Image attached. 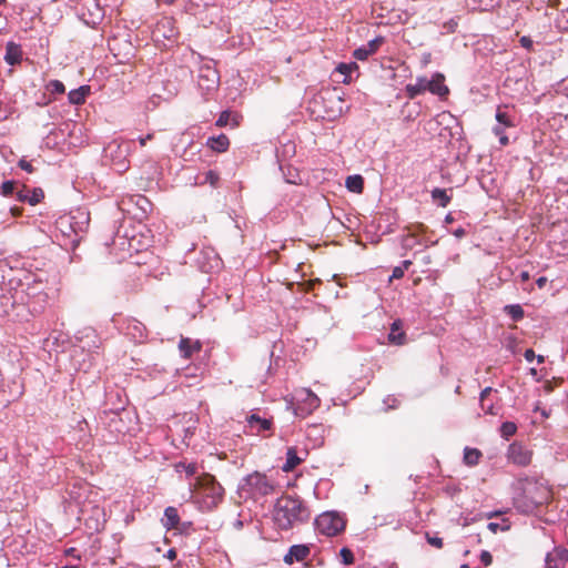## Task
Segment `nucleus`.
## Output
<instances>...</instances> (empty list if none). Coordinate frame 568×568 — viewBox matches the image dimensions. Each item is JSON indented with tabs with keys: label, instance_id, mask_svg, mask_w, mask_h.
Segmentation results:
<instances>
[{
	"label": "nucleus",
	"instance_id": "obj_1",
	"mask_svg": "<svg viewBox=\"0 0 568 568\" xmlns=\"http://www.w3.org/2000/svg\"><path fill=\"white\" fill-rule=\"evenodd\" d=\"M191 498L202 511L216 508L224 498V488L211 474L203 473L190 483Z\"/></svg>",
	"mask_w": 568,
	"mask_h": 568
},
{
	"label": "nucleus",
	"instance_id": "obj_2",
	"mask_svg": "<svg viewBox=\"0 0 568 568\" xmlns=\"http://www.w3.org/2000/svg\"><path fill=\"white\" fill-rule=\"evenodd\" d=\"M311 518L308 507L298 497L283 496L277 499L274 508V520L278 528L288 530L305 524Z\"/></svg>",
	"mask_w": 568,
	"mask_h": 568
},
{
	"label": "nucleus",
	"instance_id": "obj_3",
	"mask_svg": "<svg viewBox=\"0 0 568 568\" xmlns=\"http://www.w3.org/2000/svg\"><path fill=\"white\" fill-rule=\"evenodd\" d=\"M548 499V491L536 483L525 481L515 494L514 507L521 514H531Z\"/></svg>",
	"mask_w": 568,
	"mask_h": 568
},
{
	"label": "nucleus",
	"instance_id": "obj_4",
	"mask_svg": "<svg viewBox=\"0 0 568 568\" xmlns=\"http://www.w3.org/2000/svg\"><path fill=\"white\" fill-rule=\"evenodd\" d=\"M239 489L247 497L256 499L273 494L275 481L265 474L253 471L242 479Z\"/></svg>",
	"mask_w": 568,
	"mask_h": 568
},
{
	"label": "nucleus",
	"instance_id": "obj_5",
	"mask_svg": "<svg viewBox=\"0 0 568 568\" xmlns=\"http://www.w3.org/2000/svg\"><path fill=\"white\" fill-rule=\"evenodd\" d=\"M405 91L409 99H415L426 91L440 98L449 93L448 87L445 84V77L442 73H435L432 79L418 77L415 83H408L406 85Z\"/></svg>",
	"mask_w": 568,
	"mask_h": 568
},
{
	"label": "nucleus",
	"instance_id": "obj_6",
	"mask_svg": "<svg viewBox=\"0 0 568 568\" xmlns=\"http://www.w3.org/2000/svg\"><path fill=\"white\" fill-rule=\"evenodd\" d=\"M314 525L318 534L327 537L336 536L345 528L344 519L333 511L323 513L317 516Z\"/></svg>",
	"mask_w": 568,
	"mask_h": 568
},
{
	"label": "nucleus",
	"instance_id": "obj_7",
	"mask_svg": "<svg viewBox=\"0 0 568 568\" xmlns=\"http://www.w3.org/2000/svg\"><path fill=\"white\" fill-rule=\"evenodd\" d=\"M297 400L296 414L302 416L311 414L321 404L320 398L311 389L306 388L297 393Z\"/></svg>",
	"mask_w": 568,
	"mask_h": 568
},
{
	"label": "nucleus",
	"instance_id": "obj_8",
	"mask_svg": "<svg viewBox=\"0 0 568 568\" xmlns=\"http://www.w3.org/2000/svg\"><path fill=\"white\" fill-rule=\"evenodd\" d=\"M220 75L214 67L204 63L199 69V85L206 91L214 90L219 84Z\"/></svg>",
	"mask_w": 568,
	"mask_h": 568
},
{
	"label": "nucleus",
	"instance_id": "obj_9",
	"mask_svg": "<svg viewBox=\"0 0 568 568\" xmlns=\"http://www.w3.org/2000/svg\"><path fill=\"white\" fill-rule=\"evenodd\" d=\"M123 331L134 343H143L148 337L145 325L135 318L126 320Z\"/></svg>",
	"mask_w": 568,
	"mask_h": 568
},
{
	"label": "nucleus",
	"instance_id": "obj_10",
	"mask_svg": "<svg viewBox=\"0 0 568 568\" xmlns=\"http://www.w3.org/2000/svg\"><path fill=\"white\" fill-rule=\"evenodd\" d=\"M507 456L513 464L518 466H527L531 462V453L518 443L509 445Z\"/></svg>",
	"mask_w": 568,
	"mask_h": 568
},
{
	"label": "nucleus",
	"instance_id": "obj_11",
	"mask_svg": "<svg viewBox=\"0 0 568 568\" xmlns=\"http://www.w3.org/2000/svg\"><path fill=\"white\" fill-rule=\"evenodd\" d=\"M133 143H134L133 140L121 141V142H119L118 140H114L108 144V146L105 148V152L108 154H110L111 156L119 153L118 160H119V163H121L122 160H124L126 158V155L130 153L131 145Z\"/></svg>",
	"mask_w": 568,
	"mask_h": 568
},
{
	"label": "nucleus",
	"instance_id": "obj_12",
	"mask_svg": "<svg viewBox=\"0 0 568 568\" xmlns=\"http://www.w3.org/2000/svg\"><path fill=\"white\" fill-rule=\"evenodd\" d=\"M310 547L306 545H293L284 556V562L292 565L294 561H302L310 555Z\"/></svg>",
	"mask_w": 568,
	"mask_h": 568
},
{
	"label": "nucleus",
	"instance_id": "obj_13",
	"mask_svg": "<svg viewBox=\"0 0 568 568\" xmlns=\"http://www.w3.org/2000/svg\"><path fill=\"white\" fill-rule=\"evenodd\" d=\"M22 60V49L21 45L9 41L6 45V54L4 61L10 65H17Z\"/></svg>",
	"mask_w": 568,
	"mask_h": 568
},
{
	"label": "nucleus",
	"instance_id": "obj_14",
	"mask_svg": "<svg viewBox=\"0 0 568 568\" xmlns=\"http://www.w3.org/2000/svg\"><path fill=\"white\" fill-rule=\"evenodd\" d=\"M247 424L252 432L262 434L263 432L272 428L273 422L272 419L262 418L256 414H252L247 417Z\"/></svg>",
	"mask_w": 568,
	"mask_h": 568
},
{
	"label": "nucleus",
	"instance_id": "obj_15",
	"mask_svg": "<svg viewBox=\"0 0 568 568\" xmlns=\"http://www.w3.org/2000/svg\"><path fill=\"white\" fill-rule=\"evenodd\" d=\"M202 345L199 341L193 342L189 337H181L179 342V349L184 358H191L195 352H200Z\"/></svg>",
	"mask_w": 568,
	"mask_h": 568
},
{
	"label": "nucleus",
	"instance_id": "obj_16",
	"mask_svg": "<svg viewBox=\"0 0 568 568\" xmlns=\"http://www.w3.org/2000/svg\"><path fill=\"white\" fill-rule=\"evenodd\" d=\"M403 323L400 320H396L390 325V331L388 333V341L394 345H404L406 343V334L402 329Z\"/></svg>",
	"mask_w": 568,
	"mask_h": 568
},
{
	"label": "nucleus",
	"instance_id": "obj_17",
	"mask_svg": "<svg viewBox=\"0 0 568 568\" xmlns=\"http://www.w3.org/2000/svg\"><path fill=\"white\" fill-rule=\"evenodd\" d=\"M163 527L168 530L178 529L180 525V516L175 507L169 506L164 509L163 518L161 519Z\"/></svg>",
	"mask_w": 568,
	"mask_h": 568
},
{
	"label": "nucleus",
	"instance_id": "obj_18",
	"mask_svg": "<svg viewBox=\"0 0 568 568\" xmlns=\"http://www.w3.org/2000/svg\"><path fill=\"white\" fill-rule=\"evenodd\" d=\"M206 144L213 151L225 152L229 149L230 141H229V138L225 134H220L217 136H210L207 139Z\"/></svg>",
	"mask_w": 568,
	"mask_h": 568
},
{
	"label": "nucleus",
	"instance_id": "obj_19",
	"mask_svg": "<svg viewBox=\"0 0 568 568\" xmlns=\"http://www.w3.org/2000/svg\"><path fill=\"white\" fill-rule=\"evenodd\" d=\"M90 93L89 85H81L78 89L71 90L68 94L69 102L75 105L82 104L87 95Z\"/></svg>",
	"mask_w": 568,
	"mask_h": 568
},
{
	"label": "nucleus",
	"instance_id": "obj_20",
	"mask_svg": "<svg viewBox=\"0 0 568 568\" xmlns=\"http://www.w3.org/2000/svg\"><path fill=\"white\" fill-rule=\"evenodd\" d=\"M14 296L4 293V290L0 287V316L9 315V312L14 306Z\"/></svg>",
	"mask_w": 568,
	"mask_h": 568
},
{
	"label": "nucleus",
	"instance_id": "obj_21",
	"mask_svg": "<svg viewBox=\"0 0 568 568\" xmlns=\"http://www.w3.org/2000/svg\"><path fill=\"white\" fill-rule=\"evenodd\" d=\"M302 463V458L297 456L295 447H288L286 452V462L282 469L284 471H292L297 465Z\"/></svg>",
	"mask_w": 568,
	"mask_h": 568
},
{
	"label": "nucleus",
	"instance_id": "obj_22",
	"mask_svg": "<svg viewBox=\"0 0 568 568\" xmlns=\"http://www.w3.org/2000/svg\"><path fill=\"white\" fill-rule=\"evenodd\" d=\"M345 185L348 191L354 193H362L364 189V179L359 174L347 176Z\"/></svg>",
	"mask_w": 568,
	"mask_h": 568
},
{
	"label": "nucleus",
	"instance_id": "obj_23",
	"mask_svg": "<svg viewBox=\"0 0 568 568\" xmlns=\"http://www.w3.org/2000/svg\"><path fill=\"white\" fill-rule=\"evenodd\" d=\"M358 65L355 62L351 63H339L335 71L344 75V79L342 80L343 83H348L351 81V74L353 71H357Z\"/></svg>",
	"mask_w": 568,
	"mask_h": 568
},
{
	"label": "nucleus",
	"instance_id": "obj_24",
	"mask_svg": "<svg viewBox=\"0 0 568 568\" xmlns=\"http://www.w3.org/2000/svg\"><path fill=\"white\" fill-rule=\"evenodd\" d=\"M481 457V452L477 448L466 447L464 449V463L468 466H476Z\"/></svg>",
	"mask_w": 568,
	"mask_h": 568
},
{
	"label": "nucleus",
	"instance_id": "obj_25",
	"mask_svg": "<svg viewBox=\"0 0 568 568\" xmlns=\"http://www.w3.org/2000/svg\"><path fill=\"white\" fill-rule=\"evenodd\" d=\"M205 255V258L207 260L206 264L202 265V268L207 272L209 270L219 267L220 265V257L215 253L213 248H207L203 252Z\"/></svg>",
	"mask_w": 568,
	"mask_h": 568
},
{
	"label": "nucleus",
	"instance_id": "obj_26",
	"mask_svg": "<svg viewBox=\"0 0 568 568\" xmlns=\"http://www.w3.org/2000/svg\"><path fill=\"white\" fill-rule=\"evenodd\" d=\"M432 199L442 207H446L450 202V196L445 189L436 187L432 191Z\"/></svg>",
	"mask_w": 568,
	"mask_h": 568
},
{
	"label": "nucleus",
	"instance_id": "obj_27",
	"mask_svg": "<svg viewBox=\"0 0 568 568\" xmlns=\"http://www.w3.org/2000/svg\"><path fill=\"white\" fill-rule=\"evenodd\" d=\"M504 311L510 318L515 322H518L524 318V310L519 304H510L504 307Z\"/></svg>",
	"mask_w": 568,
	"mask_h": 568
},
{
	"label": "nucleus",
	"instance_id": "obj_28",
	"mask_svg": "<svg viewBox=\"0 0 568 568\" xmlns=\"http://www.w3.org/2000/svg\"><path fill=\"white\" fill-rule=\"evenodd\" d=\"M175 468L178 473L184 471L187 478L197 474V465L195 463L180 462Z\"/></svg>",
	"mask_w": 568,
	"mask_h": 568
},
{
	"label": "nucleus",
	"instance_id": "obj_29",
	"mask_svg": "<svg viewBox=\"0 0 568 568\" xmlns=\"http://www.w3.org/2000/svg\"><path fill=\"white\" fill-rule=\"evenodd\" d=\"M517 432V425L513 422H504L500 426V436L508 440Z\"/></svg>",
	"mask_w": 568,
	"mask_h": 568
},
{
	"label": "nucleus",
	"instance_id": "obj_30",
	"mask_svg": "<svg viewBox=\"0 0 568 568\" xmlns=\"http://www.w3.org/2000/svg\"><path fill=\"white\" fill-rule=\"evenodd\" d=\"M496 121L498 122L499 125H504L507 128L514 126V122L509 114L506 111H503L500 108L497 109Z\"/></svg>",
	"mask_w": 568,
	"mask_h": 568
},
{
	"label": "nucleus",
	"instance_id": "obj_31",
	"mask_svg": "<svg viewBox=\"0 0 568 568\" xmlns=\"http://www.w3.org/2000/svg\"><path fill=\"white\" fill-rule=\"evenodd\" d=\"M219 180H220L219 173L213 170H210L203 174V180H201L199 183L200 184L209 183L210 185L215 187L217 185Z\"/></svg>",
	"mask_w": 568,
	"mask_h": 568
},
{
	"label": "nucleus",
	"instance_id": "obj_32",
	"mask_svg": "<svg viewBox=\"0 0 568 568\" xmlns=\"http://www.w3.org/2000/svg\"><path fill=\"white\" fill-rule=\"evenodd\" d=\"M47 88L53 94H62L65 91L64 84L59 80H51Z\"/></svg>",
	"mask_w": 568,
	"mask_h": 568
},
{
	"label": "nucleus",
	"instance_id": "obj_33",
	"mask_svg": "<svg viewBox=\"0 0 568 568\" xmlns=\"http://www.w3.org/2000/svg\"><path fill=\"white\" fill-rule=\"evenodd\" d=\"M339 555L344 565H352L354 562V554L348 548H342Z\"/></svg>",
	"mask_w": 568,
	"mask_h": 568
},
{
	"label": "nucleus",
	"instance_id": "obj_34",
	"mask_svg": "<svg viewBox=\"0 0 568 568\" xmlns=\"http://www.w3.org/2000/svg\"><path fill=\"white\" fill-rule=\"evenodd\" d=\"M14 191V182L13 181H4L0 186V193L3 196H9Z\"/></svg>",
	"mask_w": 568,
	"mask_h": 568
},
{
	"label": "nucleus",
	"instance_id": "obj_35",
	"mask_svg": "<svg viewBox=\"0 0 568 568\" xmlns=\"http://www.w3.org/2000/svg\"><path fill=\"white\" fill-rule=\"evenodd\" d=\"M43 191L41 189H34L31 196L28 197V203L36 205L43 199Z\"/></svg>",
	"mask_w": 568,
	"mask_h": 568
},
{
	"label": "nucleus",
	"instance_id": "obj_36",
	"mask_svg": "<svg viewBox=\"0 0 568 568\" xmlns=\"http://www.w3.org/2000/svg\"><path fill=\"white\" fill-rule=\"evenodd\" d=\"M354 58L361 61L366 60L371 54L369 50L365 45L357 48L353 53Z\"/></svg>",
	"mask_w": 568,
	"mask_h": 568
},
{
	"label": "nucleus",
	"instance_id": "obj_37",
	"mask_svg": "<svg viewBox=\"0 0 568 568\" xmlns=\"http://www.w3.org/2000/svg\"><path fill=\"white\" fill-rule=\"evenodd\" d=\"M384 42V39L382 37H377L365 44L367 50H369L371 54L375 53L379 45Z\"/></svg>",
	"mask_w": 568,
	"mask_h": 568
},
{
	"label": "nucleus",
	"instance_id": "obj_38",
	"mask_svg": "<svg viewBox=\"0 0 568 568\" xmlns=\"http://www.w3.org/2000/svg\"><path fill=\"white\" fill-rule=\"evenodd\" d=\"M231 116H232V113L230 111H223L219 119L216 120V125L217 126H225L229 124L230 120H231Z\"/></svg>",
	"mask_w": 568,
	"mask_h": 568
},
{
	"label": "nucleus",
	"instance_id": "obj_39",
	"mask_svg": "<svg viewBox=\"0 0 568 568\" xmlns=\"http://www.w3.org/2000/svg\"><path fill=\"white\" fill-rule=\"evenodd\" d=\"M427 542L438 549L443 547V539L437 536H430L428 532L426 534Z\"/></svg>",
	"mask_w": 568,
	"mask_h": 568
},
{
	"label": "nucleus",
	"instance_id": "obj_40",
	"mask_svg": "<svg viewBox=\"0 0 568 568\" xmlns=\"http://www.w3.org/2000/svg\"><path fill=\"white\" fill-rule=\"evenodd\" d=\"M480 561L484 564V566H490L493 562V556L488 550H481L480 552Z\"/></svg>",
	"mask_w": 568,
	"mask_h": 568
},
{
	"label": "nucleus",
	"instance_id": "obj_41",
	"mask_svg": "<svg viewBox=\"0 0 568 568\" xmlns=\"http://www.w3.org/2000/svg\"><path fill=\"white\" fill-rule=\"evenodd\" d=\"M494 392V389L491 387H485L481 392H480V395H479V400H480V407L481 409H485V400L487 398L488 395H490L491 393Z\"/></svg>",
	"mask_w": 568,
	"mask_h": 568
},
{
	"label": "nucleus",
	"instance_id": "obj_42",
	"mask_svg": "<svg viewBox=\"0 0 568 568\" xmlns=\"http://www.w3.org/2000/svg\"><path fill=\"white\" fill-rule=\"evenodd\" d=\"M556 556L559 560L567 562L568 561V549L566 548H555Z\"/></svg>",
	"mask_w": 568,
	"mask_h": 568
},
{
	"label": "nucleus",
	"instance_id": "obj_43",
	"mask_svg": "<svg viewBox=\"0 0 568 568\" xmlns=\"http://www.w3.org/2000/svg\"><path fill=\"white\" fill-rule=\"evenodd\" d=\"M519 42H520V45L523 48L527 49L528 51L532 50L534 42L530 39V37L524 36L520 38Z\"/></svg>",
	"mask_w": 568,
	"mask_h": 568
},
{
	"label": "nucleus",
	"instance_id": "obj_44",
	"mask_svg": "<svg viewBox=\"0 0 568 568\" xmlns=\"http://www.w3.org/2000/svg\"><path fill=\"white\" fill-rule=\"evenodd\" d=\"M545 567L546 568H558L556 558L552 557L550 552L546 555L545 558Z\"/></svg>",
	"mask_w": 568,
	"mask_h": 568
},
{
	"label": "nucleus",
	"instance_id": "obj_45",
	"mask_svg": "<svg viewBox=\"0 0 568 568\" xmlns=\"http://www.w3.org/2000/svg\"><path fill=\"white\" fill-rule=\"evenodd\" d=\"M19 168L23 171H27L29 173L33 172V166L31 165L30 162H28L27 160L24 159H21L18 163Z\"/></svg>",
	"mask_w": 568,
	"mask_h": 568
},
{
	"label": "nucleus",
	"instance_id": "obj_46",
	"mask_svg": "<svg viewBox=\"0 0 568 568\" xmlns=\"http://www.w3.org/2000/svg\"><path fill=\"white\" fill-rule=\"evenodd\" d=\"M404 276V268L402 266H396L394 270H393V273H392V276H390V280L392 278H402Z\"/></svg>",
	"mask_w": 568,
	"mask_h": 568
},
{
	"label": "nucleus",
	"instance_id": "obj_47",
	"mask_svg": "<svg viewBox=\"0 0 568 568\" xmlns=\"http://www.w3.org/2000/svg\"><path fill=\"white\" fill-rule=\"evenodd\" d=\"M153 138H154V133H148L145 136H140L138 139L139 140V144L141 146H145L146 142L153 140Z\"/></svg>",
	"mask_w": 568,
	"mask_h": 568
},
{
	"label": "nucleus",
	"instance_id": "obj_48",
	"mask_svg": "<svg viewBox=\"0 0 568 568\" xmlns=\"http://www.w3.org/2000/svg\"><path fill=\"white\" fill-rule=\"evenodd\" d=\"M524 357L527 362H532L536 357L534 349L528 348L525 351Z\"/></svg>",
	"mask_w": 568,
	"mask_h": 568
},
{
	"label": "nucleus",
	"instance_id": "obj_49",
	"mask_svg": "<svg viewBox=\"0 0 568 568\" xmlns=\"http://www.w3.org/2000/svg\"><path fill=\"white\" fill-rule=\"evenodd\" d=\"M505 128L506 126H504V125L497 124L496 126H494L493 131H494L496 136L504 135L505 134V131H504Z\"/></svg>",
	"mask_w": 568,
	"mask_h": 568
},
{
	"label": "nucleus",
	"instance_id": "obj_50",
	"mask_svg": "<svg viewBox=\"0 0 568 568\" xmlns=\"http://www.w3.org/2000/svg\"><path fill=\"white\" fill-rule=\"evenodd\" d=\"M453 234L457 237V239H462L466 235V231L463 229V227H458L456 230L453 231Z\"/></svg>",
	"mask_w": 568,
	"mask_h": 568
},
{
	"label": "nucleus",
	"instance_id": "obj_51",
	"mask_svg": "<svg viewBox=\"0 0 568 568\" xmlns=\"http://www.w3.org/2000/svg\"><path fill=\"white\" fill-rule=\"evenodd\" d=\"M536 284L539 288L545 287V285L547 284V277L540 276L539 278H537Z\"/></svg>",
	"mask_w": 568,
	"mask_h": 568
},
{
	"label": "nucleus",
	"instance_id": "obj_52",
	"mask_svg": "<svg viewBox=\"0 0 568 568\" xmlns=\"http://www.w3.org/2000/svg\"><path fill=\"white\" fill-rule=\"evenodd\" d=\"M485 414H489V415H495L496 413L494 412V404H489V405H486L485 404V409H483Z\"/></svg>",
	"mask_w": 568,
	"mask_h": 568
},
{
	"label": "nucleus",
	"instance_id": "obj_53",
	"mask_svg": "<svg viewBox=\"0 0 568 568\" xmlns=\"http://www.w3.org/2000/svg\"><path fill=\"white\" fill-rule=\"evenodd\" d=\"M519 278H520V281H521L523 283H525V282L529 281L530 275H529V273H528L527 271H523V272H520V274H519Z\"/></svg>",
	"mask_w": 568,
	"mask_h": 568
},
{
	"label": "nucleus",
	"instance_id": "obj_54",
	"mask_svg": "<svg viewBox=\"0 0 568 568\" xmlns=\"http://www.w3.org/2000/svg\"><path fill=\"white\" fill-rule=\"evenodd\" d=\"M166 558H169L170 560H173L176 558V550L171 548L166 551Z\"/></svg>",
	"mask_w": 568,
	"mask_h": 568
},
{
	"label": "nucleus",
	"instance_id": "obj_55",
	"mask_svg": "<svg viewBox=\"0 0 568 568\" xmlns=\"http://www.w3.org/2000/svg\"><path fill=\"white\" fill-rule=\"evenodd\" d=\"M171 21L169 19H164L161 23L158 24L156 32L161 31V28H165L166 26H170Z\"/></svg>",
	"mask_w": 568,
	"mask_h": 568
},
{
	"label": "nucleus",
	"instance_id": "obj_56",
	"mask_svg": "<svg viewBox=\"0 0 568 568\" xmlns=\"http://www.w3.org/2000/svg\"><path fill=\"white\" fill-rule=\"evenodd\" d=\"M499 528V525L497 523H489L488 524V529L493 532H496Z\"/></svg>",
	"mask_w": 568,
	"mask_h": 568
},
{
	"label": "nucleus",
	"instance_id": "obj_57",
	"mask_svg": "<svg viewBox=\"0 0 568 568\" xmlns=\"http://www.w3.org/2000/svg\"><path fill=\"white\" fill-rule=\"evenodd\" d=\"M498 139H499V143L501 145H507L508 144V136L506 134L499 135Z\"/></svg>",
	"mask_w": 568,
	"mask_h": 568
},
{
	"label": "nucleus",
	"instance_id": "obj_58",
	"mask_svg": "<svg viewBox=\"0 0 568 568\" xmlns=\"http://www.w3.org/2000/svg\"><path fill=\"white\" fill-rule=\"evenodd\" d=\"M95 337H97V336H95V334H94V332H93V331H91L90 333H88V334H87V338L95 339ZM93 343H94V347H95V348H98L99 346H98V345H95V341H93Z\"/></svg>",
	"mask_w": 568,
	"mask_h": 568
},
{
	"label": "nucleus",
	"instance_id": "obj_59",
	"mask_svg": "<svg viewBox=\"0 0 568 568\" xmlns=\"http://www.w3.org/2000/svg\"><path fill=\"white\" fill-rule=\"evenodd\" d=\"M163 37L166 39H171L172 37H174V30L170 28L169 33H163Z\"/></svg>",
	"mask_w": 568,
	"mask_h": 568
},
{
	"label": "nucleus",
	"instance_id": "obj_60",
	"mask_svg": "<svg viewBox=\"0 0 568 568\" xmlns=\"http://www.w3.org/2000/svg\"><path fill=\"white\" fill-rule=\"evenodd\" d=\"M409 265H412V262H410V261H408V260H406V261H404V262H403V266H402V267H403L404 270H407V268L409 267Z\"/></svg>",
	"mask_w": 568,
	"mask_h": 568
},
{
	"label": "nucleus",
	"instance_id": "obj_61",
	"mask_svg": "<svg viewBox=\"0 0 568 568\" xmlns=\"http://www.w3.org/2000/svg\"><path fill=\"white\" fill-rule=\"evenodd\" d=\"M18 197H19V200H21V201H27V202H28V197H29V195H27V194H22V193H19V196H18Z\"/></svg>",
	"mask_w": 568,
	"mask_h": 568
},
{
	"label": "nucleus",
	"instance_id": "obj_62",
	"mask_svg": "<svg viewBox=\"0 0 568 568\" xmlns=\"http://www.w3.org/2000/svg\"><path fill=\"white\" fill-rule=\"evenodd\" d=\"M453 221H454V219L450 214L446 215V217H445L446 223H452Z\"/></svg>",
	"mask_w": 568,
	"mask_h": 568
},
{
	"label": "nucleus",
	"instance_id": "obj_63",
	"mask_svg": "<svg viewBox=\"0 0 568 568\" xmlns=\"http://www.w3.org/2000/svg\"><path fill=\"white\" fill-rule=\"evenodd\" d=\"M140 202H143L144 204L150 205L149 201H148L145 197H143V196H141V197L139 199L138 203H140Z\"/></svg>",
	"mask_w": 568,
	"mask_h": 568
},
{
	"label": "nucleus",
	"instance_id": "obj_64",
	"mask_svg": "<svg viewBox=\"0 0 568 568\" xmlns=\"http://www.w3.org/2000/svg\"><path fill=\"white\" fill-rule=\"evenodd\" d=\"M9 213L11 215H17L19 212H18V210L16 207H11Z\"/></svg>",
	"mask_w": 568,
	"mask_h": 568
}]
</instances>
